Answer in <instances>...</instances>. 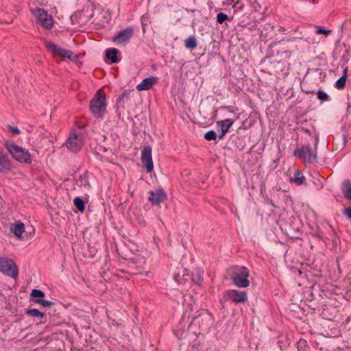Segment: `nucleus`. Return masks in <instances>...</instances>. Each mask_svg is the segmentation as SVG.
<instances>
[{"mask_svg": "<svg viewBox=\"0 0 351 351\" xmlns=\"http://www.w3.org/2000/svg\"><path fill=\"white\" fill-rule=\"evenodd\" d=\"M3 145L14 160L21 163L30 164L32 157L28 150L10 141H5Z\"/></svg>", "mask_w": 351, "mask_h": 351, "instance_id": "nucleus-1", "label": "nucleus"}, {"mask_svg": "<svg viewBox=\"0 0 351 351\" xmlns=\"http://www.w3.org/2000/svg\"><path fill=\"white\" fill-rule=\"evenodd\" d=\"M90 110L97 119H102L106 112V95L101 89L97 90L91 99Z\"/></svg>", "mask_w": 351, "mask_h": 351, "instance_id": "nucleus-2", "label": "nucleus"}, {"mask_svg": "<svg viewBox=\"0 0 351 351\" xmlns=\"http://www.w3.org/2000/svg\"><path fill=\"white\" fill-rule=\"evenodd\" d=\"M249 270L246 267H236L232 269L231 279L234 285L240 288H246L250 285Z\"/></svg>", "mask_w": 351, "mask_h": 351, "instance_id": "nucleus-3", "label": "nucleus"}, {"mask_svg": "<svg viewBox=\"0 0 351 351\" xmlns=\"http://www.w3.org/2000/svg\"><path fill=\"white\" fill-rule=\"evenodd\" d=\"M45 47L54 56H60L62 58H69L71 60H76L77 56L75 55L71 51L62 49L52 41L47 40Z\"/></svg>", "mask_w": 351, "mask_h": 351, "instance_id": "nucleus-4", "label": "nucleus"}, {"mask_svg": "<svg viewBox=\"0 0 351 351\" xmlns=\"http://www.w3.org/2000/svg\"><path fill=\"white\" fill-rule=\"evenodd\" d=\"M0 271L13 278L18 276L16 265L12 259L7 257H0Z\"/></svg>", "mask_w": 351, "mask_h": 351, "instance_id": "nucleus-5", "label": "nucleus"}, {"mask_svg": "<svg viewBox=\"0 0 351 351\" xmlns=\"http://www.w3.org/2000/svg\"><path fill=\"white\" fill-rule=\"evenodd\" d=\"M294 156L302 158L308 163H314L317 160L315 152L312 149L310 145H305L295 150Z\"/></svg>", "mask_w": 351, "mask_h": 351, "instance_id": "nucleus-6", "label": "nucleus"}, {"mask_svg": "<svg viewBox=\"0 0 351 351\" xmlns=\"http://www.w3.org/2000/svg\"><path fill=\"white\" fill-rule=\"evenodd\" d=\"M84 144V136L82 134H77L75 131L70 133L69 137L66 141L67 148L73 152H78Z\"/></svg>", "mask_w": 351, "mask_h": 351, "instance_id": "nucleus-7", "label": "nucleus"}, {"mask_svg": "<svg viewBox=\"0 0 351 351\" xmlns=\"http://www.w3.org/2000/svg\"><path fill=\"white\" fill-rule=\"evenodd\" d=\"M223 299L234 304H240L247 301V295L244 291L230 289L224 292Z\"/></svg>", "mask_w": 351, "mask_h": 351, "instance_id": "nucleus-8", "label": "nucleus"}, {"mask_svg": "<svg viewBox=\"0 0 351 351\" xmlns=\"http://www.w3.org/2000/svg\"><path fill=\"white\" fill-rule=\"evenodd\" d=\"M34 13L38 23L47 29H51L53 25V19L44 9L37 8Z\"/></svg>", "mask_w": 351, "mask_h": 351, "instance_id": "nucleus-9", "label": "nucleus"}, {"mask_svg": "<svg viewBox=\"0 0 351 351\" xmlns=\"http://www.w3.org/2000/svg\"><path fill=\"white\" fill-rule=\"evenodd\" d=\"M141 162L143 167L147 173H151L154 169V164L152 156V148L150 146H145L141 151Z\"/></svg>", "mask_w": 351, "mask_h": 351, "instance_id": "nucleus-10", "label": "nucleus"}, {"mask_svg": "<svg viewBox=\"0 0 351 351\" xmlns=\"http://www.w3.org/2000/svg\"><path fill=\"white\" fill-rule=\"evenodd\" d=\"M167 199V194L162 189L149 192L148 200L153 206H160V203Z\"/></svg>", "mask_w": 351, "mask_h": 351, "instance_id": "nucleus-11", "label": "nucleus"}, {"mask_svg": "<svg viewBox=\"0 0 351 351\" xmlns=\"http://www.w3.org/2000/svg\"><path fill=\"white\" fill-rule=\"evenodd\" d=\"M133 35L134 29L132 27H127L119 32L117 35L113 38L112 41L117 44H122L129 41Z\"/></svg>", "mask_w": 351, "mask_h": 351, "instance_id": "nucleus-12", "label": "nucleus"}, {"mask_svg": "<svg viewBox=\"0 0 351 351\" xmlns=\"http://www.w3.org/2000/svg\"><path fill=\"white\" fill-rule=\"evenodd\" d=\"M234 123V121L230 119H226L225 120L219 121L217 122V127L220 129L221 134L219 138H223L224 136L228 132V130L232 127Z\"/></svg>", "mask_w": 351, "mask_h": 351, "instance_id": "nucleus-13", "label": "nucleus"}, {"mask_svg": "<svg viewBox=\"0 0 351 351\" xmlns=\"http://www.w3.org/2000/svg\"><path fill=\"white\" fill-rule=\"evenodd\" d=\"M156 82L157 77H146L137 85L136 88L138 90H148L151 89Z\"/></svg>", "mask_w": 351, "mask_h": 351, "instance_id": "nucleus-14", "label": "nucleus"}, {"mask_svg": "<svg viewBox=\"0 0 351 351\" xmlns=\"http://www.w3.org/2000/svg\"><path fill=\"white\" fill-rule=\"evenodd\" d=\"M342 193L346 199L351 200V181L345 180L342 183Z\"/></svg>", "mask_w": 351, "mask_h": 351, "instance_id": "nucleus-15", "label": "nucleus"}, {"mask_svg": "<svg viewBox=\"0 0 351 351\" xmlns=\"http://www.w3.org/2000/svg\"><path fill=\"white\" fill-rule=\"evenodd\" d=\"M11 169V160L9 159L8 155L0 158V172L4 173L10 171Z\"/></svg>", "mask_w": 351, "mask_h": 351, "instance_id": "nucleus-16", "label": "nucleus"}, {"mask_svg": "<svg viewBox=\"0 0 351 351\" xmlns=\"http://www.w3.org/2000/svg\"><path fill=\"white\" fill-rule=\"evenodd\" d=\"M118 50L116 48H110L106 50V58L110 60L111 63H116L118 62L117 58Z\"/></svg>", "mask_w": 351, "mask_h": 351, "instance_id": "nucleus-17", "label": "nucleus"}, {"mask_svg": "<svg viewBox=\"0 0 351 351\" xmlns=\"http://www.w3.org/2000/svg\"><path fill=\"white\" fill-rule=\"evenodd\" d=\"M291 181L298 185L306 184V178L300 171H296L295 172L294 176L291 179Z\"/></svg>", "mask_w": 351, "mask_h": 351, "instance_id": "nucleus-18", "label": "nucleus"}, {"mask_svg": "<svg viewBox=\"0 0 351 351\" xmlns=\"http://www.w3.org/2000/svg\"><path fill=\"white\" fill-rule=\"evenodd\" d=\"M77 184L78 186L84 187L86 189L90 188L87 172H85L80 176L79 178L77 180Z\"/></svg>", "mask_w": 351, "mask_h": 351, "instance_id": "nucleus-19", "label": "nucleus"}, {"mask_svg": "<svg viewBox=\"0 0 351 351\" xmlns=\"http://www.w3.org/2000/svg\"><path fill=\"white\" fill-rule=\"evenodd\" d=\"M26 315L28 316L38 317L40 319H43L45 316V313L40 312L39 310L36 308H30L26 311Z\"/></svg>", "mask_w": 351, "mask_h": 351, "instance_id": "nucleus-20", "label": "nucleus"}, {"mask_svg": "<svg viewBox=\"0 0 351 351\" xmlns=\"http://www.w3.org/2000/svg\"><path fill=\"white\" fill-rule=\"evenodd\" d=\"M347 72L348 70L347 69H346L343 71V75L336 82L335 86L338 89H342L343 88H344L347 79Z\"/></svg>", "mask_w": 351, "mask_h": 351, "instance_id": "nucleus-21", "label": "nucleus"}, {"mask_svg": "<svg viewBox=\"0 0 351 351\" xmlns=\"http://www.w3.org/2000/svg\"><path fill=\"white\" fill-rule=\"evenodd\" d=\"M196 38L193 36H189L184 41V46L187 49H193L197 47Z\"/></svg>", "mask_w": 351, "mask_h": 351, "instance_id": "nucleus-22", "label": "nucleus"}, {"mask_svg": "<svg viewBox=\"0 0 351 351\" xmlns=\"http://www.w3.org/2000/svg\"><path fill=\"white\" fill-rule=\"evenodd\" d=\"M25 231V226L23 223H18L14 226L13 232L14 234L17 237L20 238L22 234Z\"/></svg>", "mask_w": 351, "mask_h": 351, "instance_id": "nucleus-23", "label": "nucleus"}, {"mask_svg": "<svg viewBox=\"0 0 351 351\" xmlns=\"http://www.w3.org/2000/svg\"><path fill=\"white\" fill-rule=\"evenodd\" d=\"M73 202H74V205L75 206V207L77 208V210L79 211L84 212V210L85 209L84 202L81 197H75Z\"/></svg>", "mask_w": 351, "mask_h": 351, "instance_id": "nucleus-24", "label": "nucleus"}, {"mask_svg": "<svg viewBox=\"0 0 351 351\" xmlns=\"http://www.w3.org/2000/svg\"><path fill=\"white\" fill-rule=\"evenodd\" d=\"M45 297V293L39 289H33L30 293V300L32 299H42Z\"/></svg>", "mask_w": 351, "mask_h": 351, "instance_id": "nucleus-25", "label": "nucleus"}, {"mask_svg": "<svg viewBox=\"0 0 351 351\" xmlns=\"http://www.w3.org/2000/svg\"><path fill=\"white\" fill-rule=\"evenodd\" d=\"M32 302L39 304L43 307L51 306L53 304V302L51 301H48L43 299H32Z\"/></svg>", "mask_w": 351, "mask_h": 351, "instance_id": "nucleus-26", "label": "nucleus"}, {"mask_svg": "<svg viewBox=\"0 0 351 351\" xmlns=\"http://www.w3.org/2000/svg\"><path fill=\"white\" fill-rule=\"evenodd\" d=\"M317 98L322 101L329 100V96L322 90H319L317 92Z\"/></svg>", "mask_w": 351, "mask_h": 351, "instance_id": "nucleus-27", "label": "nucleus"}, {"mask_svg": "<svg viewBox=\"0 0 351 351\" xmlns=\"http://www.w3.org/2000/svg\"><path fill=\"white\" fill-rule=\"evenodd\" d=\"M229 20L228 16L226 14H224L223 12H220L217 14V22L218 23H223L224 21Z\"/></svg>", "mask_w": 351, "mask_h": 351, "instance_id": "nucleus-28", "label": "nucleus"}, {"mask_svg": "<svg viewBox=\"0 0 351 351\" xmlns=\"http://www.w3.org/2000/svg\"><path fill=\"white\" fill-rule=\"evenodd\" d=\"M204 138L207 141L215 140L217 134L214 130H209L205 133Z\"/></svg>", "mask_w": 351, "mask_h": 351, "instance_id": "nucleus-29", "label": "nucleus"}, {"mask_svg": "<svg viewBox=\"0 0 351 351\" xmlns=\"http://www.w3.org/2000/svg\"><path fill=\"white\" fill-rule=\"evenodd\" d=\"M202 272L199 269H197L196 271V274L193 277V280L197 284H199L202 281Z\"/></svg>", "mask_w": 351, "mask_h": 351, "instance_id": "nucleus-30", "label": "nucleus"}, {"mask_svg": "<svg viewBox=\"0 0 351 351\" xmlns=\"http://www.w3.org/2000/svg\"><path fill=\"white\" fill-rule=\"evenodd\" d=\"M330 32H331V30L326 29H324V27H322L321 26L317 27V31H316L317 34H325L326 36H328V34H330Z\"/></svg>", "mask_w": 351, "mask_h": 351, "instance_id": "nucleus-31", "label": "nucleus"}, {"mask_svg": "<svg viewBox=\"0 0 351 351\" xmlns=\"http://www.w3.org/2000/svg\"><path fill=\"white\" fill-rule=\"evenodd\" d=\"M8 130L10 132H12L14 134H20V130L17 127H14L11 125H8Z\"/></svg>", "mask_w": 351, "mask_h": 351, "instance_id": "nucleus-32", "label": "nucleus"}, {"mask_svg": "<svg viewBox=\"0 0 351 351\" xmlns=\"http://www.w3.org/2000/svg\"><path fill=\"white\" fill-rule=\"evenodd\" d=\"M280 56L284 59H289L291 56V53L289 51H284L281 52Z\"/></svg>", "mask_w": 351, "mask_h": 351, "instance_id": "nucleus-33", "label": "nucleus"}, {"mask_svg": "<svg viewBox=\"0 0 351 351\" xmlns=\"http://www.w3.org/2000/svg\"><path fill=\"white\" fill-rule=\"evenodd\" d=\"M175 279L177 282H178L179 283H184L186 280H187V278H185L184 277V275H183V278H181L180 277V274H178L176 276H175Z\"/></svg>", "mask_w": 351, "mask_h": 351, "instance_id": "nucleus-34", "label": "nucleus"}, {"mask_svg": "<svg viewBox=\"0 0 351 351\" xmlns=\"http://www.w3.org/2000/svg\"><path fill=\"white\" fill-rule=\"evenodd\" d=\"M344 215H346L348 217L351 219V207L347 208L343 210Z\"/></svg>", "mask_w": 351, "mask_h": 351, "instance_id": "nucleus-35", "label": "nucleus"}, {"mask_svg": "<svg viewBox=\"0 0 351 351\" xmlns=\"http://www.w3.org/2000/svg\"><path fill=\"white\" fill-rule=\"evenodd\" d=\"M5 156H7V154L4 152L3 149L0 148V158H3Z\"/></svg>", "mask_w": 351, "mask_h": 351, "instance_id": "nucleus-36", "label": "nucleus"}]
</instances>
